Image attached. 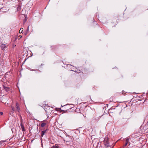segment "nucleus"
<instances>
[{
  "instance_id": "25",
  "label": "nucleus",
  "mask_w": 148,
  "mask_h": 148,
  "mask_svg": "<svg viewBox=\"0 0 148 148\" xmlns=\"http://www.w3.org/2000/svg\"><path fill=\"white\" fill-rule=\"evenodd\" d=\"M114 147V145H112V146H108L107 147H106V148H113Z\"/></svg>"
},
{
  "instance_id": "18",
  "label": "nucleus",
  "mask_w": 148,
  "mask_h": 148,
  "mask_svg": "<svg viewBox=\"0 0 148 148\" xmlns=\"http://www.w3.org/2000/svg\"><path fill=\"white\" fill-rule=\"evenodd\" d=\"M47 130V129H46V130L42 131L41 136L42 137H43L44 134L45 133V132H46Z\"/></svg>"
},
{
  "instance_id": "11",
  "label": "nucleus",
  "mask_w": 148,
  "mask_h": 148,
  "mask_svg": "<svg viewBox=\"0 0 148 148\" xmlns=\"http://www.w3.org/2000/svg\"><path fill=\"white\" fill-rule=\"evenodd\" d=\"M86 110V109L85 108H84V107H81L79 108L80 112V113H84L85 112V110Z\"/></svg>"
},
{
  "instance_id": "4",
  "label": "nucleus",
  "mask_w": 148,
  "mask_h": 148,
  "mask_svg": "<svg viewBox=\"0 0 148 148\" xmlns=\"http://www.w3.org/2000/svg\"><path fill=\"white\" fill-rule=\"evenodd\" d=\"M69 104H66V105H65L64 106H61L62 107H65V109H66V110H62L61 108H58V110H57V111L60 112H63L64 113H65L66 112H67V110H69L68 109V108L67 107L68 106H69Z\"/></svg>"
},
{
  "instance_id": "20",
  "label": "nucleus",
  "mask_w": 148,
  "mask_h": 148,
  "mask_svg": "<svg viewBox=\"0 0 148 148\" xmlns=\"http://www.w3.org/2000/svg\"><path fill=\"white\" fill-rule=\"evenodd\" d=\"M130 139V137H127L126 139L125 142L128 144L129 142V140Z\"/></svg>"
},
{
  "instance_id": "7",
  "label": "nucleus",
  "mask_w": 148,
  "mask_h": 148,
  "mask_svg": "<svg viewBox=\"0 0 148 148\" xmlns=\"http://www.w3.org/2000/svg\"><path fill=\"white\" fill-rule=\"evenodd\" d=\"M118 22L117 20L114 19H113L111 22V25L112 27H114L117 25Z\"/></svg>"
},
{
  "instance_id": "15",
  "label": "nucleus",
  "mask_w": 148,
  "mask_h": 148,
  "mask_svg": "<svg viewBox=\"0 0 148 148\" xmlns=\"http://www.w3.org/2000/svg\"><path fill=\"white\" fill-rule=\"evenodd\" d=\"M93 25H95L96 27H98L99 26L97 24V22L95 21V20L94 19H93Z\"/></svg>"
},
{
  "instance_id": "27",
  "label": "nucleus",
  "mask_w": 148,
  "mask_h": 148,
  "mask_svg": "<svg viewBox=\"0 0 148 148\" xmlns=\"http://www.w3.org/2000/svg\"><path fill=\"white\" fill-rule=\"evenodd\" d=\"M58 146H53V148H58Z\"/></svg>"
},
{
  "instance_id": "30",
  "label": "nucleus",
  "mask_w": 148,
  "mask_h": 148,
  "mask_svg": "<svg viewBox=\"0 0 148 148\" xmlns=\"http://www.w3.org/2000/svg\"><path fill=\"white\" fill-rule=\"evenodd\" d=\"M17 36H16L15 37V41H16V39H17Z\"/></svg>"
},
{
  "instance_id": "9",
  "label": "nucleus",
  "mask_w": 148,
  "mask_h": 148,
  "mask_svg": "<svg viewBox=\"0 0 148 148\" xmlns=\"http://www.w3.org/2000/svg\"><path fill=\"white\" fill-rule=\"evenodd\" d=\"M101 116H98L97 115H95L93 117V119L95 120V121H98L99 119L101 118Z\"/></svg>"
},
{
  "instance_id": "28",
  "label": "nucleus",
  "mask_w": 148,
  "mask_h": 148,
  "mask_svg": "<svg viewBox=\"0 0 148 148\" xmlns=\"http://www.w3.org/2000/svg\"><path fill=\"white\" fill-rule=\"evenodd\" d=\"M18 39H21L22 38V36L21 35H19L18 36Z\"/></svg>"
},
{
  "instance_id": "29",
  "label": "nucleus",
  "mask_w": 148,
  "mask_h": 148,
  "mask_svg": "<svg viewBox=\"0 0 148 148\" xmlns=\"http://www.w3.org/2000/svg\"><path fill=\"white\" fill-rule=\"evenodd\" d=\"M127 144H128V143H127L125 142V144L123 146L124 147H125L127 145Z\"/></svg>"
},
{
  "instance_id": "31",
  "label": "nucleus",
  "mask_w": 148,
  "mask_h": 148,
  "mask_svg": "<svg viewBox=\"0 0 148 148\" xmlns=\"http://www.w3.org/2000/svg\"><path fill=\"white\" fill-rule=\"evenodd\" d=\"M122 93L123 95H125V92H124L123 91H122Z\"/></svg>"
},
{
  "instance_id": "26",
  "label": "nucleus",
  "mask_w": 148,
  "mask_h": 148,
  "mask_svg": "<svg viewBox=\"0 0 148 148\" xmlns=\"http://www.w3.org/2000/svg\"><path fill=\"white\" fill-rule=\"evenodd\" d=\"M21 119V120H20L21 123H22L23 122L22 118H21V119Z\"/></svg>"
},
{
  "instance_id": "2",
  "label": "nucleus",
  "mask_w": 148,
  "mask_h": 148,
  "mask_svg": "<svg viewBox=\"0 0 148 148\" xmlns=\"http://www.w3.org/2000/svg\"><path fill=\"white\" fill-rule=\"evenodd\" d=\"M110 141V140L109 138L107 137L105 138L103 142L106 147L112 146V145L114 146V144H113L112 143H111Z\"/></svg>"
},
{
  "instance_id": "21",
  "label": "nucleus",
  "mask_w": 148,
  "mask_h": 148,
  "mask_svg": "<svg viewBox=\"0 0 148 148\" xmlns=\"http://www.w3.org/2000/svg\"><path fill=\"white\" fill-rule=\"evenodd\" d=\"M46 125V123H42L41 124V127H44Z\"/></svg>"
},
{
  "instance_id": "1",
  "label": "nucleus",
  "mask_w": 148,
  "mask_h": 148,
  "mask_svg": "<svg viewBox=\"0 0 148 148\" xmlns=\"http://www.w3.org/2000/svg\"><path fill=\"white\" fill-rule=\"evenodd\" d=\"M73 71L78 73H82V75L83 76H86L88 73V71L87 69L81 67H78L76 71Z\"/></svg>"
},
{
  "instance_id": "3",
  "label": "nucleus",
  "mask_w": 148,
  "mask_h": 148,
  "mask_svg": "<svg viewBox=\"0 0 148 148\" xmlns=\"http://www.w3.org/2000/svg\"><path fill=\"white\" fill-rule=\"evenodd\" d=\"M52 107H50L47 105L44 107V109L45 111L47 114L51 113L52 110L51 109Z\"/></svg>"
},
{
  "instance_id": "22",
  "label": "nucleus",
  "mask_w": 148,
  "mask_h": 148,
  "mask_svg": "<svg viewBox=\"0 0 148 148\" xmlns=\"http://www.w3.org/2000/svg\"><path fill=\"white\" fill-rule=\"evenodd\" d=\"M23 28H21V29H20L19 32V33H21L23 31Z\"/></svg>"
},
{
  "instance_id": "12",
  "label": "nucleus",
  "mask_w": 148,
  "mask_h": 148,
  "mask_svg": "<svg viewBox=\"0 0 148 148\" xmlns=\"http://www.w3.org/2000/svg\"><path fill=\"white\" fill-rule=\"evenodd\" d=\"M116 112L115 108H110L108 110V112L109 113H113Z\"/></svg>"
},
{
  "instance_id": "13",
  "label": "nucleus",
  "mask_w": 148,
  "mask_h": 148,
  "mask_svg": "<svg viewBox=\"0 0 148 148\" xmlns=\"http://www.w3.org/2000/svg\"><path fill=\"white\" fill-rule=\"evenodd\" d=\"M16 106L17 111L19 112L20 111V109L19 107V104L18 102L16 103Z\"/></svg>"
},
{
  "instance_id": "24",
  "label": "nucleus",
  "mask_w": 148,
  "mask_h": 148,
  "mask_svg": "<svg viewBox=\"0 0 148 148\" xmlns=\"http://www.w3.org/2000/svg\"><path fill=\"white\" fill-rule=\"evenodd\" d=\"M11 108L12 110L13 111H14L15 109H14V107L11 106Z\"/></svg>"
},
{
  "instance_id": "36",
  "label": "nucleus",
  "mask_w": 148,
  "mask_h": 148,
  "mask_svg": "<svg viewBox=\"0 0 148 148\" xmlns=\"http://www.w3.org/2000/svg\"><path fill=\"white\" fill-rule=\"evenodd\" d=\"M67 141H69V140H68L67 139Z\"/></svg>"
},
{
  "instance_id": "16",
  "label": "nucleus",
  "mask_w": 148,
  "mask_h": 148,
  "mask_svg": "<svg viewBox=\"0 0 148 148\" xmlns=\"http://www.w3.org/2000/svg\"><path fill=\"white\" fill-rule=\"evenodd\" d=\"M21 7L19 5H17L16 7V12H18L20 11Z\"/></svg>"
},
{
  "instance_id": "33",
  "label": "nucleus",
  "mask_w": 148,
  "mask_h": 148,
  "mask_svg": "<svg viewBox=\"0 0 148 148\" xmlns=\"http://www.w3.org/2000/svg\"><path fill=\"white\" fill-rule=\"evenodd\" d=\"M5 142V141H3V140H2L1 141H0V143H1V142H3V143L4 142Z\"/></svg>"
},
{
  "instance_id": "35",
  "label": "nucleus",
  "mask_w": 148,
  "mask_h": 148,
  "mask_svg": "<svg viewBox=\"0 0 148 148\" xmlns=\"http://www.w3.org/2000/svg\"><path fill=\"white\" fill-rule=\"evenodd\" d=\"M41 65H43V64H42Z\"/></svg>"
},
{
  "instance_id": "8",
  "label": "nucleus",
  "mask_w": 148,
  "mask_h": 148,
  "mask_svg": "<svg viewBox=\"0 0 148 148\" xmlns=\"http://www.w3.org/2000/svg\"><path fill=\"white\" fill-rule=\"evenodd\" d=\"M100 21L101 23L103 24L106 23L108 21L107 18L104 17L100 18Z\"/></svg>"
},
{
  "instance_id": "34",
  "label": "nucleus",
  "mask_w": 148,
  "mask_h": 148,
  "mask_svg": "<svg viewBox=\"0 0 148 148\" xmlns=\"http://www.w3.org/2000/svg\"><path fill=\"white\" fill-rule=\"evenodd\" d=\"M0 114L1 115H2L3 114V112H0Z\"/></svg>"
},
{
  "instance_id": "17",
  "label": "nucleus",
  "mask_w": 148,
  "mask_h": 148,
  "mask_svg": "<svg viewBox=\"0 0 148 148\" xmlns=\"http://www.w3.org/2000/svg\"><path fill=\"white\" fill-rule=\"evenodd\" d=\"M29 32V26H28L26 32L24 33L25 35H26Z\"/></svg>"
},
{
  "instance_id": "6",
  "label": "nucleus",
  "mask_w": 148,
  "mask_h": 148,
  "mask_svg": "<svg viewBox=\"0 0 148 148\" xmlns=\"http://www.w3.org/2000/svg\"><path fill=\"white\" fill-rule=\"evenodd\" d=\"M64 141H65L66 144L67 145L71 146L73 145V142L72 141L71 138L70 139V140H69V141H67V139H65Z\"/></svg>"
},
{
  "instance_id": "32",
  "label": "nucleus",
  "mask_w": 148,
  "mask_h": 148,
  "mask_svg": "<svg viewBox=\"0 0 148 148\" xmlns=\"http://www.w3.org/2000/svg\"><path fill=\"white\" fill-rule=\"evenodd\" d=\"M18 115H19V116L20 117V119H21V118H22L21 115L20 114H18Z\"/></svg>"
},
{
  "instance_id": "14",
  "label": "nucleus",
  "mask_w": 148,
  "mask_h": 148,
  "mask_svg": "<svg viewBox=\"0 0 148 148\" xmlns=\"http://www.w3.org/2000/svg\"><path fill=\"white\" fill-rule=\"evenodd\" d=\"M21 128L22 131L23 132H25V129L23 124V123H21Z\"/></svg>"
},
{
  "instance_id": "19",
  "label": "nucleus",
  "mask_w": 148,
  "mask_h": 148,
  "mask_svg": "<svg viewBox=\"0 0 148 148\" xmlns=\"http://www.w3.org/2000/svg\"><path fill=\"white\" fill-rule=\"evenodd\" d=\"M4 89L6 91H8L9 90V88L3 86Z\"/></svg>"
},
{
  "instance_id": "5",
  "label": "nucleus",
  "mask_w": 148,
  "mask_h": 148,
  "mask_svg": "<svg viewBox=\"0 0 148 148\" xmlns=\"http://www.w3.org/2000/svg\"><path fill=\"white\" fill-rule=\"evenodd\" d=\"M8 46L6 44H4L3 43H1L0 45V47L1 50L5 51L6 49H7Z\"/></svg>"
},
{
  "instance_id": "10",
  "label": "nucleus",
  "mask_w": 148,
  "mask_h": 148,
  "mask_svg": "<svg viewBox=\"0 0 148 148\" xmlns=\"http://www.w3.org/2000/svg\"><path fill=\"white\" fill-rule=\"evenodd\" d=\"M9 10V9L6 7H4L0 8V11H2L4 12H7Z\"/></svg>"
},
{
  "instance_id": "23",
  "label": "nucleus",
  "mask_w": 148,
  "mask_h": 148,
  "mask_svg": "<svg viewBox=\"0 0 148 148\" xmlns=\"http://www.w3.org/2000/svg\"><path fill=\"white\" fill-rule=\"evenodd\" d=\"M123 75L122 74H121L119 76V78H123Z\"/></svg>"
}]
</instances>
